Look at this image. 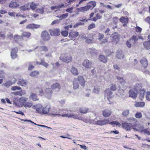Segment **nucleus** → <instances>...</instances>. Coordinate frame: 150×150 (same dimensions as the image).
<instances>
[{
	"label": "nucleus",
	"mask_w": 150,
	"mask_h": 150,
	"mask_svg": "<svg viewBox=\"0 0 150 150\" xmlns=\"http://www.w3.org/2000/svg\"><path fill=\"white\" fill-rule=\"evenodd\" d=\"M143 39L142 37L139 36L133 35L126 41L127 46L129 48L132 46H135L139 39Z\"/></svg>",
	"instance_id": "1"
},
{
	"label": "nucleus",
	"mask_w": 150,
	"mask_h": 150,
	"mask_svg": "<svg viewBox=\"0 0 150 150\" xmlns=\"http://www.w3.org/2000/svg\"><path fill=\"white\" fill-rule=\"evenodd\" d=\"M59 58L63 62L68 63L71 61L72 57L71 55L65 54H62Z\"/></svg>",
	"instance_id": "2"
},
{
	"label": "nucleus",
	"mask_w": 150,
	"mask_h": 150,
	"mask_svg": "<svg viewBox=\"0 0 150 150\" xmlns=\"http://www.w3.org/2000/svg\"><path fill=\"white\" fill-rule=\"evenodd\" d=\"M92 62L88 59L84 60L82 63V66L85 68L90 69L92 66Z\"/></svg>",
	"instance_id": "3"
},
{
	"label": "nucleus",
	"mask_w": 150,
	"mask_h": 150,
	"mask_svg": "<svg viewBox=\"0 0 150 150\" xmlns=\"http://www.w3.org/2000/svg\"><path fill=\"white\" fill-rule=\"evenodd\" d=\"M42 39L44 41H47L49 40L50 38V37L48 33L46 31H44L42 32L41 34Z\"/></svg>",
	"instance_id": "4"
},
{
	"label": "nucleus",
	"mask_w": 150,
	"mask_h": 150,
	"mask_svg": "<svg viewBox=\"0 0 150 150\" xmlns=\"http://www.w3.org/2000/svg\"><path fill=\"white\" fill-rule=\"evenodd\" d=\"M50 33L51 36H56L60 35V31L59 29L57 28L50 30Z\"/></svg>",
	"instance_id": "5"
},
{
	"label": "nucleus",
	"mask_w": 150,
	"mask_h": 150,
	"mask_svg": "<svg viewBox=\"0 0 150 150\" xmlns=\"http://www.w3.org/2000/svg\"><path fill=\"white\" fill-rule=\"evenodd\" d=\"M52 93L53 91L50 88H46L45 90L44 96L49 99H50L52 96Z\"/></svg>",
	"instance_id": "6"
},
{
	"label": "nucleus",
	"mask_w": 150,
	"mask_h": 150,
	"mask_svg": "<svg viewBox=\"0 0 150 150\" xmlns=\"http://www.w3.org/2000/svg\"><path fill=\"white\" fill-rule=\"evenodd\" d=\"M105 96L107 99L109 100V98H112L113 97L112 92L109 89H107L105 91Z\"/></svg>",
	"instance_id": "7"
},
{
	"label": "nucleus",
	"mask_w": 150,
	"mask_h": 150,
	"mask_svg": "<svg viewBox=\"0 0 150 150\" xmlns=\"http://www.w3.org/2000/svg\"><path fill=\"white\" fill-rule=\"evenodd\" d=\"M108 119H105L103 120H98L96 122V124L99 125H107L109 122Z\"/></svg>",
	"instance_id": "8"
},
{
	"label": "nucleus",
	"mask_w": 150,
	"mask_h": 150,
	"mask_svg": "<svg viewBox=\"0 0 150 150\" xmlns=\"http://www.w3.org/2000/svg\"><path fill=\"white\" fill-rule=\"evenodd\" d=\"M137 92L135 91L133 89L129 90V97H131L133 99H135L137 96Z\"/></svg>",
	"instance_id": "9"
},
{
	"label": "nucleus",
	"mask_w": 150,
	"mask_h": 150,
	"mask_svg": "<svg viewBox=\"0 0 150 150\" xmlns=\"http://www.w3.org/2000/svg\"><path fill=\"white\" fill-rule=\"evenodd\" d=\"M122 126L123 128L127 130H130L132 127V125L131 123H128L127 122H125L122 124Z\"/></svg>",
	"instance_id": "10"
},
{
	"label": "nucleus",
	"mask_w": 150,
	"mask_h": 150,
	"mask_svg": "<svg viewBox=\"0 0 150 150\" xmlns=\"http://www.w3.org/2000/svg\"><path fill=\"white\" fill-rule=\"evenodd\" d=\"M91 8V6L87 5L84 7L77 8L76 10L79 12H83L88 10Z\"/></svg>",
	"instance_id": "11"
},
{
	"label": "nucleus",
	"mask_w": 150,
	"mask_h": 150,
	"mask_svg": "<svg viewBox=\"0 0 150 150\" xmlns=\"http://www.w3.org/2000/svg\"><path fill=\"white\" fill-rule=\"evenodd\" d=\"M18 49L17 47L12 49L11 52V56L13 59L16 58L17 57V53L18 52Z\"/></svg>",
	"instance_id": "12"
},
{
	"label": "nucleus",
	"mask_w": 150,
	"mask_h": 150,
	"mask_svg": "<svg viewBox=\"0 0 150 150\" xmlns=\"http://www.w3.org/2000/svg\"><path fill=\"white\" fill-rule=\"evenodd\" d=\"M43 107L40 104L38 105H33V106L32 108L35 109H36V112L40 113H41L42 110L43 108Z\"/></svg>",
	"instance_id": "13"
},
{
	"label": "nucleus",
	"mask_w": 150,
	"mask_h": 150,
	"mask_svg": "<svg viewBox=\"0 0 150 150\" xmlns=\"http://www.w3.org/2000/svg\"><path fill=\"white\" fill-rule=\"evenodd\" d=\"M79 34V33L74 30H71L69 33V36L71 39L75 38Z\"/></svg>",
	"instance_id": "14"
},
{
	"label": "nucleus",
	"mask_w": 150,
	"mask_h": 150,
	"mask_svg": "<svg viewBox=\"0 0 150 150\" xmlns=\"http://www.w3.org/2000/svg\"><path fill=\"white\" fill-rule=\"evenodd\" d=\"M76 80H77V81L79 83L80 85L83 86H84L85 85V81L83 77L79 76L78 77V78L75 79Z\"/></svg>",
	"instance_id": "15"
},
{
	"label": "nucleus",
	"mask_w": 150,
	"mask_h": 150,
	"mask_svg": "<svg viewBox=\"0 0 150 150\" xmlns=\"http://www.w3.org/2000/svg\"><path fill=\"white\" fill-rule=\"evenodd\" d=\"M112 113L111 110H105L103 111L102 115L105 117H107L110 116Z\"/></svg>",
	"instance_id": "16"
},
{
	"label": "nucleus",
	"mask_w": 150,
	"mask_h": 150,
	"mask_svg": "<svg viewBox=\"0 0 150 150\" xmlns=\"http://www.w3.org/2000/svg\"><path fill=\"white\" fill-rule=\"evenodd\" d=\"M40 26V25H39L31 24L28 25L26 27V28L28 29H34L38 28Z\"/></svg>",
	"instance_id": "17"
},
{
	"label": "nucleus",
	"mask_w": 150,
	"mask_h": 150,
	"mask_svg": "<svg viewBox=\"0 0 150 150\" xmlns=\"http://www.w3.org/2000/svg\"><path fill=\"white\" fill-rule=\"evenodd\" d=\"M119 35L118 34L114 35L111 37V41L114 44H116L119 39Z\"/></svg>",
	"instance_id": "18"
},
{
	"label": "nucleus",
	"mask_w": 150,
	"mask_h": 150,
	"mask_svg": "<svg viewBox=\"0 0 150 150\" xmlns=\"http://www.w3.org/2000/svg\"><path fill=\"white\" fill-rule=\"evenodd\" d=\"M29 98L33 101L38 100L39 99L38 98L37 95L33 93H31L29 96Z\"/></svg>",
	"instance_id": "19"
},
{
	"label": "nucleus",
	"mask_w": 150,
	"mask_h": 150,
	"mask_svg": "<svg viewBox=\"0 0 150 150\" xmlns=\"http://www.w3.org/2000/svg\"><path fill=\"white\" fill-rule=\"evenodd\" d=\"M50 107L49 106H47L46 107H43L42 110L41 114H46L48 113L49 112Z\"/></svg>",
	"instance_id": "20"
},
{
	"label": "nucleus",
	"mask_w": 150,
	"mask_h": 150,
	"mask_svg": "<svg viewBox=\"0 0 150 150\" xmlns=\"http://www.w3.org/2000/svg\"><path fill=\"white\" fill-rule=\"evenodd\" d=\"M143 46L146 50H150V40L144 41L143 42Z\"/></svg>",
	"instance_id": "21"
},
{
	"label": "nucleus",
	"mask_w": 150,
	"mask_h": 150,
	"mask_svg": "<svg viewBox=\"0 0 150 150\" xmlns=\"http://www.w3.org/2000/svg\"><path fill=\"white\" fill-rule=\"evenodd\" d=\"M51 88L53 90H55L56 89L59 90L61 88L60 84L58 83H55L53 84L51 86Z\"/></svg>",
	"instance_id": "22"
},
{
	"label": "nucleus",
	"mask_w": 150,
	"mask_h": 150,
	"mask_svg": "<svg viewBox=\"0 0 150 150\" xmlns=\"http://www.w3.org/2000/svg\"><path fill=\"white\" fill-rule=\"evenodd\" d=\"M38 48L39 49L40 51H42L45 52H47L48 50L47 47L45 46H40L39 47L37 46L35 49Z\"/></svg>",
	"instance_id": "23"
},
{
	"label": "nucleus",
	"mask_w": 150,
	"mask_h": 150,
	"mask_svg": "<svg viewBox=\"0 0 150 150\" xmlns=\"http://www.w3.org/2000/svg\"><path fill=\"white\" fill-rule=\"evenodd\" d=\"M141 85L137 83L134 85L132 89L135 91L138 92L141 90Z\"/></svg>",
	"instance_id": "24"
},
{
	"label": "nucleus",
	"mask_w": 150,
	"mask_h": 150,
	"mask_svg": "<svg viewBox=\"0 0 150 150\" xmlns=\"http://www.w3.org/2000/svg\"><path fill=\"white\" fill-rule=\"evenodd\" d=\"M124 55L121 50H118L116 52V57L119 59H122L124 58Z\"/></svg>",
	"instance_id": "25"
},
{
	"label": "nucleus",
	"mask_w": 150,
	"mask_h": 150,
	"mask_svg": "<svg viewBox=\"0 0 150 150\" xmlns=\"http://www.w3.org/2000/svg\"><path fill=\"white\" fill-rule=\"evenodd\" d=\"M145 105V103L143 102H135L134 104L135 106L136 107H143Z\"/></svg>",
	"instance_id": "26"
},
{
	"label": "nucleus",
	"mask_w": 150,
	"mask_h": 150,
	"mask_svg": "<svg viewBox=\"0 0 150 150\" xmlns=\"http://www.w3.org/2000/svg\"><path fill=\"white\" fill-rule=\"evenodd\" d=\"M120 20L121 22L125 24L123 25V26H125L126 25L125 24L128 23V19L127 17L122 16L120 18Z\"/></svg>",
	"instance_id": "27"
},
{
	"label": "nucleus",
	"mask_w": 150,
	"mask_h": 150,
	"mask_svg": "<svg viewBox=\"0 0 150 150\" xmlns=\"http://www.w3.org/2000/svg\"><path fill=\"white\" fill-rule=\"evenodd\" d=\"M117 79L120 83L123 86H125L126 84V81L122 77L119 76H117Z\"/></svg>",
	"instance_id": "28"
},
{
	"label": "nucleus",
	"mask_w": 150,
	"mask_h": 150,
	"mask_svg": "<svg viewBox=\"0 0 150 150\" xmlns=\"http://www.w3.org/2000/svg\"><path fill=\"white\" fill-rule=\"evenodd\" d=\"M79 87V85L77 80L75 79L74 80L73 82V88L74 89H76Z\"/></svg>",
	"instance_id": "29"
},
{
	"label": "nucleus",
	"mask_w": 150,
	"mask_h": 150,
	"mask_svg": "<svg viewBox=\"0 0 150 150\" xmlns=\"http://www.w3.org/2000/svg\"><path fill=\"white\" fill-rule=\"evenodd\" d=\"M140 63L144 67H146L148 65L147 60L145 58H143L140 60Z\"/></svg>",
	"instance_id": "30"
},
{
	"label": "nucleus",
	"mask_w": 150,
	"mask_h": 150,
	"mask_svg": "<svg viewBox=\"0 0 150 150\" xmlns=\"http://www.w3.org/2000/svg\"><path fill=\"white\" fill-rule=\"evenodd\" d=\"M17 84L20 86H25L27 83L23 79H20L17 82Z\"/></svg>",
	"instance_id": "31"
},
{
	"label": "nucleus",
	"mask_w": 150,
	"mask_h": 150,
	"mask_svg": "<svg viewBox=\"0 0 150 150\" xmlns=\"http://www.w3.org/2000/svg\"><path fill=\"white\" fill-rule=\"evenodd\" d=\"M71 71L72 74L75 76H77L78 74L77 69L74 67H72L71 69Z\"/></svg>",
	"instance_id": "32"
},
{
	"label": "nucleus",
	"mask_w": 150,
	"mask_h": 150,
	"mask_svg": "<svg viewBox=\"0 0 150 150\" xmlns=\"http://www.w3.org/2000/svg\"><path fill=\"white\" fill-rule=\"evenodd\" d=\"M99 60L104 63L106 62L107 61L106 58L104 56L102 55L99 56Z\"/></svg>",
	"instance_id": "33"
},
{
	"label": "nucleus",
	"mask_w": 150,
	"mask_h": 150,
	"mask_svg": "<svg viewBox=\"0 0 150 150\" xmlns=\"http://www.w3.org/2000/svg\"><path fill=\"white\" fill-rule=\"evenodd\" d=\"M102 17V16H100L99 14L97 13L96 14V17L93 18H92L89 19V20L96 22L98 19L101 18Z\"/></svg>",
	"instance_id": "34"
},
{
	"label": "nucleus",
	"mask_w": 150,
	"mask_h": 150,
	"mask_svg": "<svg viewBox=\"0 0 150 150\" xmlns=\"http://www.w3.org/2000/svg\"><path fill=\"white\" fill-rule=\"evenodd\" d=\"M145 91L144 89H143L140 91L139 98L141 100H142L144 98Z\"/></svg>",
	"instance_id": "35"
},
{
	"label": "nucleus",
	"mask_w": 150,
	"mask_h": 150,
	"mask_svg": "<svg viewBox=\"0 0 150 150\" xmlns=\"http://www.w3.org/2000/svg\"><path fill=\"white\" fill-rule=\"evenodd\" d=\"M18 6V4L14 2H11L9 5V7L12 8H16Z\"/></svg>",
	"instance_id": "36"
},
{
	"label": "nucleus",
	"mask_w": 150,
	"mask_h": 150,
	"mask_svg": "<svg viewBox=\"0 0 150 150\" xmlns=\"http://www.w3.org/2000/svg\"><path fill=\"white\" fill-rule=\"evenodd\" d=\"M41 62L40 63H39V65H42L46 68H47L49 66V64L46 63L44 60L41 59L40 60Z\"/></svg>",
	"instance_id": "37"
},
{
	"label": "nucleus",
	"mask_w": 150,
	"mask_h": 150,
	"mask_svg": "<svg viewBox=\"0 0 150 150\" xmlns=\"http://www.w3.org/2000/svg\"><path fill=\"white\" fill-rule=\"evenodd\" d=\"M28 98H26L22 97L19 99V102L21 103L24 105V104L26 103V102L27 101Z\"/></svg>",
	"instance_id": "38"
},
{
	"label": "nucleus",
	"mask_w": 150,
	"mask_h": 150,
	"mask_svg": "<svg viewBox=\"0 0 150 150\" xmlns=\"http://www.w3.org/2000/svg\"><path fill=\"white\" fill-rule=\"evenodd\" d=\"M100 90V88L99 86H96L94 87L93 90V92L96 94H98Z\"/></svg>",
	"instance_id": "39"
},
{
	"label": "nucleus",
	"mask_w": 150,
	"mask_h": 150,
	"mask_svg": "<svg viewBox=\"0 0 150 150\" xmlns=\"http://www.w3.org/2000/svg\"><path fill=\"white\" fill-rule=\"evenodd\" d=\"M88 109L85 107L81 108L79 110L80 112L82 113H86L88 110Z\"/></svg>",
	"instance_id": "40"
},
{
	"label": "nucleus",
	"mask_w": 150,
	"mask_h": 150,
	"mask_svg": "<svg viewBox=\"0 0 150 150\" xmlns=\"http://www.w3.org/2000/svg\"><path fill=\"white\" fill-rule=\"evenodd\" d=\"M22 39V37H21L20 36L17 35L14 36V39L16 42H18L21 40Z\"/></svg>",
	"instance_id": "41"
},
{
	"label": "nucleus",
	"mask_w": 150,
	"mask_h": 150,
	"mask_svg": "<svg viewBox=\"0 0 150 150\" xmlns=\"http://www.w3.org/2000/svg\"><path fill=\"white\" fill-rule=\"evenodd\" d=\"M8 15L11 17H15L16 16H18V14L14 12H8Z\"/></svg>",
	"instance_id": "42"
},
{
	"label": "nucleus",
	"mask_w": 150,
	"mask_h": 150,
	"mask_svg": "<svg viewBox=\"0 0 150 150\" xmlns=\"http://www.w3.org/2000/svg\"><path fill=\"white\" fill-rule=\"evenodd\" d=\"M141 127L142 129L140 131V132H144L146 134H148L149 135H150V132L148 131L147 129H144V127L143 126H142Z\"/></svg>",
	"instance_id": "43"
},
{
	"label": "nucleus",
	"mask_w": 150,
	"mask_h": 150,
	"mask_svg": "<svg viewBox=\"0 0 150 150\" xmlns=\"http://www.w3.org/2000/svg\"><path fill=\"white\" fill-rule=\"evenodd\" d=\"M31 35V33L29 32H24L23 33L22 36V37L23 36L27 38H29L30 37Z\"/></svg>",
	"instance_id": "44"
},
{
	"label": "nucleus",
	"mask_w": 150,
	"mask_h": 150,
	"mask_svg": "<svg viewBox=\"0 0 150 150\" xmlns=\"http://www.w3.org/2000/svg\"><path fill=\"white\" fill-rule=\"evenodd\" d=\"M127 122H130L131 123H134L135 122V119L134 117H129L127 119Z\"/></svg>",
	"instance_id": "45"
},
{
	"label": "nucleus",
	"mask_w": 150,
	"mask_h": 150,
	"mask_svg": "<svg viewBox=\"0 0 150 150\" xmlns=\"http://www.w3.org/2000/svg\"><path fill=\"white\" fill-rule=\"evenodd\" d=\"M68 16V14L67 13H66L64 14H62L60 16H57V17L60 18V20H61L63 19L67 18Z\"/></svg>",
	"instance_id": "46"
},
{
	"label": "nucleus",
	"mask_w": 150,
	"mask_h": 150,
	"mask_svg": "<svg viewBox=\"0 0 150 150\" xmlns=\"http://www.w3.org/2000/svg\"><path fill=\"white\" fill-rule=\"evenodd\" d=\"M129 113V110L128 109H126L123 111L122 112V115L123 116L126 117Z\"/></svg>",
	"instance_id": "47"
},
{
	"label": "nucleus",
	"mask_w": 150,
	"mask_h": 150,
	"mask_svg": "<svg viewBox=\"0 0 150 150\" xmlns=\"http://www.w3.org/2000/svg\"><path fill=\"white\" fill-rule=\"evenodd\" d=\"M109 123L111 124L113 126L116 125L118 127H120L121 125L120 123L117 121L112 122H110Z\"/></svg>",
	"instance_id": "48"
},
{
	"label": "nucleus",
	"mask_w": 150,
	"mask_h": 150,
	"mask_svg": "<svg viewBox=\"0 0 150 150\" xmlns=\"http://www.w3.org/2000/svg\"><path fill=\"white\" fill-rule=\"evenodd\" d=\"M22 92L21 90V91H17V92H14L11 93V94H13L15 96H22V95H23L24 94H22L21 92Z\"/></svg>",
	"instance_id": "49"
},
{
	"label": "nucleus",
	"mask_w": 150,
	"mask_h": 150,
	"mask_svg": "<svg viewBox=\"0 0 150 150\" xmlns=\"http://www.w3.org/2000/svg\"><path fill=\"white\" fill-rule=\"evenodd\" d=\"M4 85L7 88L9 87L10 86L13 85L12 83L10 81L6 82L5 83H4Z\"/></svg>",
	"instance_id": "50"
},
{
	"label": "nucleus",
	"mask_w": 150,
	"mask_h": 150,
	"mask_svg": "<svg viewBox=\"0 0 150 150\" xmlns=\"http://www.w3.org/2000/svg\"><path fill=\"white\" fill-rule=\"evenodd\" d=\"M11 89L13 91H15L17 90H21V88L20 87L17 86L12 87Z\"/></svg>",
	"instance_id": "51"
},
{
	"label": "nucleus",
	"mask_w": 150,
	"mask_h": 150,
	"mask_svg": "<svg viewBox=\"0 0 150 150\" xmlns=\"http://www.w3.org/2000/svg\"><path fill=\"white\" fill-rule=\"evenodd\" d=\"M39 74V72L38 71H35L31 72L30 74V75L32 77H34L38 75Z\"/></svg>",
	"instance_id": "52"
},
{
	"label": "nucleus",
	"mask_w": 150,
	"mask_h": 150,
	"mask_svg": "<svg viewBox=\"0 0 150 150\" xmlns=\"http://www.w3.org/2000/svg\"><path fill=\"white\" fill-rule=\"evenodd\" d=\"M37 5L34 2H32L30 5V7L32 10H34L37 8Z\"/></svg>",
	"instance_id": "53"
},
{
	"label": "nucleus",
	"mask_w": 150,
	"mask_h": 150,
	"mask_svg": "<svg viewBox=\"0 0 150 150\" xmlns=\"http://www.w3.org/2000/svg\"><path fill=\"white\" fill-rule=\"evenodd\" d=\"M78 117L77 115H75L73 114H68L67 117L71 118H73L75 119H77Z\"/></svg>",
	"instance_id": "54"
},
{
	"label": "nucleus",
	"mask_w": 150,
	"mask_h": 150,
	"mask_svg": "<svg viewBox=\"0 0 150 150\" xmlns=\"http://www.w3.org/2000/svg\"><path fill=\"white\" fill-rule=\"evenodd\" d=\"M135 117L137 118H141L142 117V114L140 112H137L136 113Z\"/></svg>",
	"instance_id": "55"
},
{
	"label": "nucleus",
	"mask_w": 150,
	"mask_h": 150,
	"mask_svg": "<svg viewBox=\"0 0 150 150\" xmlns=\"http://www.w3.org/2000/svg\"><path fill=\"white\" fill-rule=\"evenodd\" d=\"M96 27V25L95 23H92L90 24L88 27V30H90Z\"/></svg>",
	"instance_id": "56"
},
{
	"label": "nucleus",
	"mask_w": 150,
	"mask_h": 150,
	"mask_svg": "<svg viewBox=\"0 0 150 150\" xmlns=\"http://www.w3.org/2000/svg\"><path fill=\"white\" fill-rule=\"evenodd\" d=\"M38 92L39 95L40 96L44 95L45 92H44L42 88L38 89Z\"/></svg>",
	"instance_id": "57"
},
{
	"label": "nucleus",
	"mask_w": 150,
	"mask_h": 150,
	"mask_svg": "<svg viewBox=\"0 0 150 150\" xmlns=\"http://www.w3.org/2000/svg\"><path fill=\"white\" fill-rule=\"evenodd\" d=\"M104 37V35L103 34L99 33L98 34V40L99 41L101 40Z\"/></svg>",
	"instance_id": "58"
},
{
	"label": "nucleus",
	"mask_w": 150,
	"mask_h": 150,
	"mask_svg": "<svg viewBox=\"0 0 150 150\" xmlns=\"http://www.w3.org/2000/svg\"><path fill=\"white\" fill-rule=\"evenodd\" d=\"M44 8H41L37 9L36 10V12L39 13L41 14H43L44 13Z\"/></svg>",
	"instance_id": "59"
},
{
	"label": "nucleus",
	"mask_w": 150,
	"mask_h": 150,
	"mask_svg": "<svg viewBox=\"0 0 150 150\" xmlns=\"http://www.w3.org/2000/svg\"><path fill=\"white\" fill-rule=\"evenodd\" d=\"M61 33L62 35L64 37L67 36L68 34V32L66 30L62 31Z\"/></svg>",
	"instance_id": "60"
},
{
	"label": "nucleus",
	"mask_w": 150,
	"mask_h": 150,
	"mask_svg": "<svg viewBox=\"0 0 150 150\" xmlns=\"http://www.w3.org/2000/svg\"><path fill=\"white\" fill-rule=\"evenodd\" d=\"M24 105L25 107L30 108L32 106V104L30 103L26 102L24 104Z\"/></svg>",
	"instance_id": "61"
},
{
	"label": "nucleus",
	"mask_w": 150,
	"mask_h": 150,
	"mask_svg": "<svg viewBox=\"0 0 150 150\" xmlns=\"http://www.w3.org/2000/svg\"><path fill=\"white\" fill-rule=\"evenodd\" d=\"M88 52H89L91 54H93L95 52V49L93 48L92 49H88Z\"/></svg>",
	"instance_id": "62"
},
{
	"label": "nucleus",
	"mask_w": 150,
	"mask_h": 150,
	"mask_svg": "<svg viewBox=\"0 0 150 150\" xmlns=\"http://www.w3.org/2000/svg\"><path fill=\"white\" fill-rule=\"evenodd\" d=\"M146 100L150 101V91L147 92L146 96Z\"/></svg>",
	"instance_id": "63"
},
{
	"label": "nucleus",
	"mask_w": 150,
	"mask_h": 150,
	"mask_svg": "<svg viewBox=\"0 0 150 150\" xmlns=\"http://www.w3.org/2000/svg\"><path fill=\"white\" fill-rule=\"evenodd\" d=\"M74 8L73 7H71L70 8H68L66 9V11L67 12L70 13H73V10Z\"/></svg>",
	"instance_id": "64"
}]
</instances>
